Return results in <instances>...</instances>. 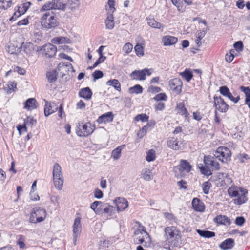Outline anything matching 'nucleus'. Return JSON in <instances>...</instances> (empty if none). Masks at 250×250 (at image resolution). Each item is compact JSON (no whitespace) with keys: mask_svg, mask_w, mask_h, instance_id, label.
<instances>
[{"mask_svg":"<svg viewBox=\"0 0 250 250\" xmlns=\"http://www.w3.org/2000/svg\"><path fill=\"white\" fill-rule=\"evenodd\" d=\"M228 193L233 199L234 204L240 205L246 203L248 200V190L236 186H232L228 189Z\"/></svg>","mask_w":250,"mask_h":250,"instance_id":"nucleus-1","label":"nucleus"},{"mask_svg":"<svg viewBox=\"0 0 250 250\" xmlns=\"http://www.w3.org/2000/svg\"><path fill=\"white\" fill-rule=\"evenodd\" d=\"M40 22L42 26L47 30L56 28L60 25L57 14L52 11L44 13L41 18Z\"/></svg>","mask_w":250,"mask_h":250,"instance_id":"nucleus-2","label":"nucleus"},{"mask_svg":"<svg viewBox=\"0 0 250 250\" xmlns=\"http://www.w3.org/2000/svg\"><path fill=\"white\" fill-rule=\"evenodd\" d=\"M166 241L170 246L177 247L181 240L180 231L175 226L167 227L164 229Z\"/></svg>","mask_w":250,"mask_h":250,"instance_id":"nucleus-3","label":"nucleus"},{"mask_svg":"<svg viewBox=\"0 0 250 250\" xmlns=\"http://www.w3.org/2000/svg\"><path fill=\"white\" fill-rule=\"evenodd\" d=\"M46 216L47 211L45 208L35 207L32 209L29 214V221L33 224L41 223L45 220Z\"/></svg>","mask_w":250,"mask_h":250,"instance_id":"nucleus-4","label":"nucleus"},{"mask_svg":"<svg viewBox=\"0 0 250 250\" xmlns=\"http://www.w3.org/2000/svg\"><path fill=\"white\" fill-rule=\"evenodd\" d=\"M192 168L191 165L187 160L181 159L179 164L173 167V172L175 177L181 178L190 172Z\"/></svg>","mask_w":250,"mask_h":250,"instance_id":"nucleus-5","label":"nucleus"},{"mask_svg":"<svg viewBox=\"0 0 250 250\" xmlns=\"http://www.w3.org/2000/svg\"><path fill=\"white\" fill-rule=\"evenodd\" d=\"M96 126L94 124L90 122L81 125L78 123L75 129L76 134L81 137H86L90 135L95 130Z\"/></svg>","mask_w":250,"mask_h":250,"instance_id":"nucleus-6","label":"nucleus"},{"mask_svg":"<svg viewBox=\"0 0 250 250\" xmlns=\"http://www.w3.org/2000/svg\"><path fill=\"white\" fill-rule=\"evenodd\" d=\"M231 154L230 150L226 146H219L214 152V157L223 163L230 161Z\"/></svg>","mask_w":250,"mask_h":250,"instance_id":"nucleus-7","label":"nucleus"},{"mask_svg":"<svg viewBox=\"0 0 250 250\" xmlns=\"http://www.w3.org/2000/svg\"><path fill=\"white\" fill-rule=\"evenodd\" d=\"M32 3L30 1L24 0L21 3L15 7V12L10 18V21H14L17 18L24 15L31 6Z\"/></svg>","mask_w":250,"mask_h":250,"instance_id":"nucleus-8","label":"nucleus"},{"mask_svg":"<svg viewBox=\"0 0 250 250\" xmlns=\"http://www.w3.org/2000/svg\"><path fill=\"white\" fill-rule=\"evenodd\" d=\"M232 182L231 178L227 174L223 173H219L215 180L216 186L224 189L230 186Z\"/></svg>","mask_w":250,"mask_h":250,"instance_id":"nucleus-9","label":"nucleus"},{"mask_svg":"<svg viewBox=\"0 0 250 250\" xmlns=\"http://www.w3.org/2000/svg\"><path fill=\"white\" fill-rule=\"evenodd\" d=\"M168 86L173 93L177 95L181 94L182 91L183 82L179 78H175L168 82Z\"/></svg>","mask_w":250,"mask_h":250,"instance_id":"nucleus-10","label":"nucleus"},{"mask_svg":"<svg viewBox=\"0 0 250 250\" xmlns=\"http://www.w3.org/2000/svg\"><path fill=\"white\" fill-rule=\"evenodd\" d=\"M37 124V120L33 117L27 116L24 119V123L22 125H18L17 126V129L20 134L23 132H27L28 131L27 125L32 127Z\"/></svg>","mask_w":250,"mask_h":250,"instance_id":"nucleus-11","label":"nucleus"},{"mask_svg":"<svg viewBox=\"0 0 250 250\" xmlns=\"http://www.w3.org/2000/svg\"><path fill=\"white\" fill-rule=\"evenodd\" d=\"M152 69L145 68L141 70H135L130 74V77L133 80L144 81L146 76H150L152 73Z\"/></svg>","mask_w":250,"mask_h":250,"instance_id":"nucleus-12","label":"nucleus"},{"mask_svg":"<svg viewBox=\"0 0 250 250\" xmlns=\"http://www.w3.org/2000/svg\"><path fill=\"white\" fill-rule=\"evenodd\" d=\"M213 99L214 106L216 111L222 113H225L228 111L229 106L221 96L215 95Z\"/></svg>","mask_w":250,"mask_h":250,"instance_id":"nucleus-13","label":"nucleus"},{"mask_svg":"<svg viewBox=\"0 0 250 250\" xmlns=\"http://www.w3.org/2000/svg\"><path fill=\"white\" fill-rule=\"evenodd\" d=\"M136 235L141 234L142 237H138L139 243L142 244L145 247H146L147 244H150L151 242V237L149 234L146 232L144 227H142L141 229L137 230L135 232Z\"/></svg>","mask_w":250,"mask_h":250,"instance_id":"nucleus-14","label":"nucleus"},{"mask_svg":"<svg viewBox=\"0 0 250 250\" xmlns=\"http://www.w3.org/2000/svg\"><path fill=\"white\" fill-rule=\"evenodd\" d=\"M65 5L58 0H53L45 3L41 9V11H49L52 9H63Z\"/></svg>","mask_w":250,"mask_h":250,"instance_id":"nucleus-15","label":"nucleus"},{"mask_svg":"<svg viewBox=\"0 0 250 250\" xmlns=\"http://www.w3.org/2000/svg\"><path fill=\"white\" fill-rule=\"evenodd\" d=\"M205 165L212 170H218L220 169V164L216 161V158L211 155H205L203 159Z\"/></svg>","mask_w":250,"mask_h":250,"instance_id":"nucleus-16","label":"nucleus"},{"mask_svg":"<svg viewBox=\"0 0 250 250\" xmlns=\"http://www.w3.org/2000/svg\"><path fill=\"white\" fill-rule=\"evenodd\" d=\"M42 55L46 58H52L55 56L57 47L52 43L45 44L41 49Z\"/></svg>","mask_w":250,"mask_h":250,"instance_id":"nucleus-17","label":"nucleus"},{"mask_svg":"<svg viewBox=\"0 0 250 250\" xmlns=\"http://www.w3.org/2000/svg\"><path fill=\"white\" fill-rule=\"evenodd\" d=\"M219 92L223 96L227 97L235 104L237 103L240 99L239 96L234 97L229 88L226 86H221L219 88Z\"/></svg>","mask_w":250,"mask_h":250,"instance_id":"nucleus-18","label":"nucleus"},{"mask_svg":"<svg viewBox=\"0 0 250 250\" xmlns=\"http://www.w3.org/2000/svg\"><path fill=\"white\" fill-rule=\"evenodd\" d=\"M44 113L45 116H48L58 110V106L54 102H48L44 100Z\"/></svg>","mask_w":250,"mask_h":250,"instance_id":"nucleus-19","label":"nucleus"},{"mask_svg":"<svg viewBox=\"0 0 250 250\" xmlns=\"http://www.w3.org/2000/svg\"><path fill=\"white\" fill-rule=\"evenodd\" d=\"M73 68L72 64L70 63H65L64 62H61L59 63L57 67V70L62 77L68 74L71 69Z\"/></svg>","mask_w":250,"mask_h":250,"instance_id":"nucleus-20","label":"nucleus"},{"mask_svg":"<svg viewBox=\"0 0 250 250\" xmlns=\"http://www.w3.org/2000/svg\"><path fill=\"white\" fill-rule=\"evenodd\" d=\"M175 109L177 113L184 117L186 120L188 119L189 118L190 114L187 109L186 108L184 102L177 103Z\"/></svg>","mask_w":250,"mask_h":250,"instance_id":"nucleus-21","label":"nucleus"},{"mask_svg":"<svg viewBox=\"0 0 250 250\" xmlns=\"http://www.w3.org/2000/svg\"><path fill=\"white\" fill-rule=\"evenodd\" d=\"M192 207L194 211L203 212L205 210L206 207L204 203L199 198H194L192 199Z\"/></svg>","mask_w":250,"mask_h":250,"instance_id":"nucleus-22","label":"nucleus"},{"mask_svg":"<svg viewBox=\"0 0 250 250\" xmlns=\"http://www.w3.org/2000/svg\"><path fill=\"white\" fill-rule=\"evenodd\" d=\"M113 117V113L112 112H108L99 116L97 120V122L98 124H106L112 122Z\"/></svg>","mask_w":250,"mask_h":250,"instance_id":"nucleus-23","label":"nucleus"},{"mask_svg":"<svg viewBox=\"0 0 250 250\" xmlns=\"http://www.w3.org/2000/svg\"><path fill=\"white\" fill-rule=\"evenodd\" d=\"M214 222L219 225L229 226L231 223V220L227 216L224 215H217L214 218Z\"/></svg>","mask_w":250,"mask_h":250,"instance_id":"nucleus-24","label":"nucleus"},{"mask_svg":"<svg viewBox=\"0 0 250 250\" xmlns=\"http://www.w3.org/2000/svg\"><path fill=\"white\" fill-rule=\"evenodd\" d=\"M162 42L164 46H171L177 42L178 38L170 35H166L162 37Z\"/></svg>","mask_w":250,"mask_h":250,"instance_id":"nucleus-25","label":"nucleus"},{"mask_svg":"<svg viewBox=\"0 0 250 250\" xmlns=\"http://www.w3.org/2000/svg\"><path fill=\"white\" fill-rule=\"evenodd\" d=\"M38 106V103L34 98L28 99L24 103V108L27 110H32L36 109Z\"/></svg>","mask_w":250,"mask_h":250,"instance_id":"nucleus-26","label":"nucleus"},{"mask_svg":"<svg viewBox=\"0 0 250 250\" xmlns=\"http://www.w3.org/2000/svg\"><path fill=\"white\" fill-rule=\"evenodd\" d=\"M78 95L81 98L89 100L91 99L92 91L89 87L83 88L79 90Z\"/></svg>","mask_w":250,"mask_h":250,"instance_id":"nucleus-27","label":"nucleus"},{"mask_svg":"<svg viewBox=\"0 0 250 250\" xmlns=\"http://www.w3.org/2000/svg\"><path fill=\"white\" fill-rule=\"evenodd\" d=\"M167 146L173 150H177L180 148L179 141L177 138L169 137L167 138Z\"/></svg>","mask_w":250,"mask_h":250,"instance_id":"nucleus-28","label":"nucleus"},{"mask_svg":"<svg viewBox=\"0 0 250 250\" xmlns=\"http://www.w3.org/2000/svg\"><path fill=\"white\" fill-rule=\"evenodd\" d=\"M82 229L81 218L78 217L75 218L73 226V235L77 237L80 233Z\"/></svg>","mask_w":250,"mask_h":250,"instance_id":"nucleus-29","label":"nucleus"},{"mask_svg":"<svg viewBox=\"0 0 250 250\" xmlns=\"http://www.w3.org/2000/svg\"><path fill=\"white\" fill-rule=\"evenodd\" d=\"M115 201L118 211L124 210L128 206L127 201L124 198L119 197Z\"/></svg>","mask_w":250,"mask_h":250,"instance_id":"nucleus-30","label":"nucleus"},{"mask_svg":"<svg viewBox=\"0 0 250 250\" xmlns=\"http://www.w3.org/2000/svg\"><path fill=\"white\" fill-rule=\"evenodd\" d=\"M3 89L7 94H11L17 89V83L14 81H9L4 86Z\"/></svg>","mask_w":250,"mask_h":250,"instance_id":"nucleus-31","label":"nucleus"},{"mask_svg":"<svg viewBox=\"0 0 250 250\" xmlns=\"http://www.w3.org/2000/svg\"><path fill=\"white\" fill-rule=\"evenodd\" d=\"M234 241L233 239L228 238L220 243L219 247L222 250H226L231 249L234 246Z\"/></svg>","mask_w":250,"mask_h":250,"instance_id":"nucleus-32","label":"nucleus"},{"mask_svg":"<svg viewBox=\"0 0 250 250\" xmlns=\"http://www.w3.org/2000/svg\"><path fill=\"white\" fill-rule=\"evenodd\" d=\"M239 88L245 94V104L247 105L250 109V88L249 87L241 86Z\"/></svg>","mask_w":250,"mask_h":250,"instance_id":"nucleus-33","label":"nucleus"},{"mask_svg":"<svg viewBox=\"0 0 250 250\" xmlns=\"http://www.w3.org/2000/svg\"><path fill=\"white\" fill-rule=\"evenodd\" d=\"M148 24L152 28L157 29H162L164 28V25L156 21L154 18L152 16H149L146 18Z\"/></svg>","mask_w":250,"mask_h":250,"instance_id":"nucleus-34","label":"nucleus"},{"mask_svg":"<svg viewBox=\"0 0 250 250\" xmlns=\"http://www.w3.org/2000/svg\"><path fill=\"white\" fill-rule=\"evenodd\" d=\"M125 146V145H122L112 150L111 152V157L114 160H117L120 158L121 155L122 150Z\"/></svg>","mask_w":250,"mask_h":250,"instance_id":"nucleus-35","label":"nucleus"},{"mask_svg":"<svg viewBox=\"0 0 250 250\" xmlns=\"http://www.w3.org/2000/svg\"><path fill=\"white\" fill-rule=\"evenodd\" d=\"M238 55L237 53H235V49H231L229 52H227L225 57V61L228 63H230L233 60L235 57Z\"/></svg>","mask_w":250,"mask_h":250,"instance_id":"nucleus-36","label":"nucleus"},{"mask_svg":"<svg viewBox=\"0 0 250 250\" xmlns=\"http://www.w3.org/2000/svg\"><path fill=\"white\" fill-rule=\"evenodd\" d=\"M179 75L187 82H189L193 76L192 71L189 69H186L183 72H180Z\"/></svg>","mask_w":250,"mask_h":250,"instance_id":"nucleus-37","label":"nucleus"},{"mask_svg":"<svg viewBox=\"0 0 250 250\" xmlns=\"http://www.w3.org/2000/svg\"><path fill=\"white\" fill-rule=\"evenodd\" d=\"M53 180L55 188L59 190L62 189L63 184V177H53Z\"/></svg>","mask_w":250,"mask_h":250,"instance_id":"nucleus-38","label":"nucleus"},{"mask_svg":"<svg viewBox=\"0 0 250 250\" xmlns=\"http://www.w3.org/2000/svg\"><path fill=\"white\" fill-rule=\"evenodd\" d=\"M207 33V29H203L202 30L198 31L196 34V39L195 42L198 46L202 45L201 40L205 37Z\"/></svg>","mask_w":250,"mask_h":250,"instance_id":"nucleus-39","label":"nucleus"},{"mask_svg":"<svg viewBox=\"0 0 250 250\" xmlns=\"http://www.w3.org/2000/svg\"><path fill=\"white\" fill-rule=\"evenodd\" d=\"M53 177H61L63 176L62 173V168L60 166V165L57 163H56L54 164L53 167Z\"/></svg>","mask_w":250,"mask_h":250,"instance_id":"nucleus-40","label":"nucleus"},{"mask_svg":"<svg viewBox=\"0 0 250 250\" xmlns=\"http://www.w3.org/2000/svg\"><path fill=\"white\" fill-rule=\"evenodd\" d=\"M106 84L109 86H113L116 90L119 92L121 91V84L117 79H112L108 80L106 82Z\"/></svg>","mask_w":250,"mask_h":250,"instance_id":"nucleus-41","label":"nucleus"},{"mask_svg":"<svg viewBox=\"0 0 250 250\" xmlns=\"http://www.w3.org/2000/svg\"><path fill=\"white\" fill-rule=\"evenodd\" d=\"M108 16L105 21L106 27L108 29H112L114 27V17L113 14H108Z\"/></svg>","mask_w":250,"mask_h":250,"instance_id":"nucleus-42","label":"nucleus"},{"mask_svg":"<svg viewBox=\"0 0 250 250\" xmlns=\"http://www.w3.org/2000/svg\"><path fill=\"white\" fill-rule=\"evenodd\" d=\"M197 232L199 234L200 236L204 238H209L214 237L215 235L214 232L208 230L197 229Z\"/></svg>","mask_w":250,"mask_h":250,"instance_id":"nucleus-43","label":"nucleus"},{"mask_svg":"<svg viewBox=\"0 0 250 250\" xmlns=\"http://www.w3.org/2000/svg\"><path fill=\"white\" fill-rule=\"evenodd\" d=\"M46 78L50 83L55 82L57 79V74L56 70L49 71L46 73Z\"/></svg>","mask_w":250,"mask_h":250,"instance_id":"nucleus-44","label":"nucleus"},{"mask_svg":"<svg viewBox=\"0 0 250 250\" xmlns=\"http://www.w3.org/2000/svg\"><path fill=\"white\" fill-rule=\"evenodd\" d=\"M146 161L150 162L154 161L156 158V154L155 150L151 149L146 152Z\"/></svg>","mask_w":250,"mask_h":250,"instance_id":"nucleus-45","label":"nucleus"},{"mask_svg":"<svg viewBox=\"0 0 250 250\" xmlns=\"http://www.w3.org/2000/svg\"><path fill=\"white\" fill-rule=\"evenodd\" d=\"M143 88L142 86L139 84H136L128 89V91L130 94H141L143 92Z\"/></svg>","mask_w":250,"mask_h":250,"instance_id":"nucleus-46","label":"nucleus"},{"mask_svg":"<svg viewBox=\"0 0 250 250\" xmlns=\"http://www.w3.org/2000/svg\"><path fill=\"white\" fill-rule=\"evenodd\" d=\"M115 1L114 0H108L107 6H106V10L107 11V14H113L115 11Z\"/></svg>","mask_w":250,"mask_h":250,"instance_id":"nucleus-47","label":"nucleus"},{"mask_svg":"<svg viewBox=\"0 0 250 250\" xmlns=\"http://www.w3.org/2000/svg\"><path fill=\"white\" fill-rule=\"evenodd\" d=\"M68 39L63 37H57L52 39V43L60 44L68 42Z\"/></svg>","mask_w":250,"mask_h":250,"instance_id":"nucleus-48","label":"nucleus"},{"mask_svg":"<svg viewBox=\"0 0 250 250\" xmlns=\"http://www.w3.org/2000/svg\"><path fill=\"white\" fill-rule=\"evenodd\" d=\"M12 0H0V8L7 10L12 5Z\"/></svg>","mask_w":250,"mask_h":250,"instance_id":"nucleus-49","label":"nucleus"},{"mask_svg":"<svg viewBox=\"0 0 250 250\" xmlns=\"http://www.w3.org/2000/svg\"><path fill=\"white\" fill-rule=\"evenodd\" d=\"M136 54L138 56H143L144 54V46L141 44H137L134 47Z\"/></svg>","mask_w":250,"mask_h":250,"instance_id":"nucleus-50","label":"nucleus"},{"mask_svg":"<svg viewBox=\"0 0 250 250\" xmlns=\"http://www.w3.org/2000/svg\"><path fill=\"white\" fill-rule=\"evenodd\" d=\"M149 116L146 115L145 113H142L140 114H138L134 118V121L136 122H138L139 121H142V122H148L149 120Z\"/></svg>","mask_w":250,"mask_h":250,"instance_id":"nucleus-51","label":"nucleus"},{"mask_svg":"<svg viewBox=\"0 0 250 250\" xmlns=\"http://www.w3.org/2000/svg\"><path fill=\"white\" fill-rule=\"evenodd\" d=\"M153 99L156 102L166 101L167 100V96L165 93H160L156 94Z\"/></svg>","mask_w":250,"mask_h":250,"instance_id":"nucleus-52","label":"nucleus"},{"mask_svg":"<svg viewBox=\"0 0 250 250\" xmlns=\"http://www.w3.org/2000/svg\"><path fill=\"white\" fill-rule=\"evenodd\" d=\"M211 186V183L209 181L204 182L202 185L203 192L206 194H208Z\"/></svg>","mask_w":250,"mask_h":250,"instance_id":"nucleus-53","label":"nucleus"},{"mask_svg":"<svg viewBox=\"0 0 250 250\" xmlns=\"http://www.w3.org/2000/svg\"><path fill=\"white\" fill-rule=\"evenodd\" d=\"M25 241V236L22 235H20L18 236V239L17 241V245L19 247L20 249H24L26 247Z\"/></svg>","mask_w":250,"mask_h":250,"instance_id":"nucleus-54","label":"nucleus"},{"mask_svg":"<svg viewBox=\"0 0 250 250\" xmlns=\"http://www.w3.org/2000/svg\"><path fill=\"white\" fill-rule=\"evenodd\" d=\"M102 203L101 201H96L92 203L90 205V208L95 212L96 214H100L101 209L98 207L99 205L102 204Z\"/></svg>","mask_w":250,"mask_h":250,"instance_id":"nucleus-55","label":"nucleus"},{"mask_svg":"<svg viewBox=\"0 0 250 250\" xmlns=\"http://www.w3.org/2000/svg\"><path fill=\"white\" fill-rule=\"evenodd\" d=\"M199 169L200 170V172L202 174H204L206 176H208L212 174V172L209 169V167L206 166H202L199 167Z\"/></svg>","mask_w":250,"mask_h":250,"instance_id":"nucleus-56","label":"nucleus"},{"mask_svg":"<svg viewBox=\"0 0 250 250\" xmlns=\"http://www.w3.org/2000/svg\"><path fill=\"white\" fill-rule=\"evenodd\" d=\"M171 1L172 4L176 6L178 11L181 12L184 11L183 2L180 0H171Z\"/></svg>","mask_w":250,"mask_h":250,"instance_id":"nucleus-57","label":"nucleus"},{"mask_svg":"<svg viewBox=\"0 0 250 250\" xmlns=\"http://www.w3.org/2000/svg\"><path fill=\"white\" fill-rule=\"evenodd\" d=\"M235 53L241 52L243 50V44L242 41H239L235 42L233 44Z\"/></svg>","mask_w":250,"mask_h":250,"instance_id":"nucleus-58","label":"nucleus"},{"mask_svg":"<svg viewBox=\"0 0 250 250\" xmlns=\"http://www.w3.org/2000/svg\"><path fill=\"white\" fill-rule=\"evenodd\" d=\"M142 177L146 181H149L152 179L151 171L150 170L146 169L142 173Z\"/></svg>","mask_w":250,"mask_h":250,"instance_id":"nucleus-59","label":"nucleus"},{"mask_svg":"<svg viewBox=\"0 0 250 250\" xmlns=\"http://www.w3.org/2000/svg\"><path fill=\"white\" fill-rule=\"evenodd\" d=\"M123 51L125 54H129L133 49V45L130 43H126L123 47Z\"/></svg>","mask_w":250,"mask_h":250,"instance_id":"nucleus-60","label":"nucleus"},{"mask_svg":"<svg viewBox=\"0 0 250 250\" xmlns=\"http://www.w3.org/2000/svg\"><path fill=\"white\" fill-rule=\"evenodd\" d=\"M19 51V48L16 47L13 44L11 43L8 46L7 51L11 54L17 53Z\"/></svg>","mask_w":250,"mask_h":250,"instance_id":"nucleus-61","label":"nucleus"},{"mask_svg":"<svg viewBox=\"0 0 250 250\" xmlns=\"http://www.w3.org/2000/svg\"><path fill=\"white\" fill-rule=\"evenodd\" d=\"M31 19V17L30 16H27L26 18L20 20L17 23V25L23 26V25H27L29 23V20Z\"/></svg>","mask_w":250,"mask_h":250,"instance_id":"nucleus-62","label":"nucleus"},{"mask_svg":"<svg viewBox=\"0 0 250 250\" xmlns=\"http://www.w3.org/2000/svg\"><path fill=\"white\" fill-rule=\"evenodd\" d=\"M162 91V89L158 86L150 85L147 89V92L152 94L158 93Z\"/></svg>","mask_w":250,"mask_h":250,"instance_id":"nucleus-63","label":"nucleus"},{"mask_svg":"<svg viewBox=\"0 0 250 250\" xmlns=\"http://www.w3.org/2000/svg\"><path fill=\"white\" fill-rule=\"evenodd\" d=\"M165 104L162 102H159L154 105L155 111H163L165 108Z\"/></svg>","mask_w":250,"mask_h":250,"instance_id":"nucleus-64","label":"nucleus"}]
</instances>
